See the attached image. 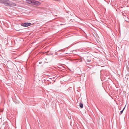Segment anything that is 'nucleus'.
Masks as SVG:
<instances>
[{
  "mask_svg": "<svg viewBox=\"0 0 129 129\" xmlns=\"http://www.w3.org/2000/svg\"><path fill=\"white\" fill-rule=\"evenodd\" d=\"M91 61V60L90 59H87V61L88 62H90Z\"/></svg>",
  "mask_w": 129,
  "mask_h": 129,
  "instance_id": "nucleus-8",
  "label": "nucleus"
},
{
  "mask_svg": "<svg viewBox=\"0 0 129 129\" xmlns=\"http://www.w3.org/2000/svg\"><path fill=\"white\" fill-rule=\"evenodd\" d=\"M40 3L38 1L33 0L32 4L35 5H40Z\"/></svg>",
  "mask_w": 129,
  "mask_h": 129,
  "instance_id": "nucleus-4",
  "label": "nucleus"
},
{
  "mask_svg": "<svg viewBox=\"0 0 129 129\" xmlns=\"http://www.w3.org/2000/svg\"><path fill=\"white\" fill-rule=\"evenodd\" d=\"M31 24V23H30L25 22L22 23L21 24V25L24 27H27L30 26Z\"/></svg>",
  "mask_w": 129,
  "mask_h": 129,
  "instance_id": "nucleus-3",
  "label": "nucleus"
},
{
  "mask_svg": "<svg viewBox=\"0 0 129 129\" xmlns=\"http://www.w3.org/2000/svg\"><path fill=\"white\" fill-rule=\"evenodd\" d=\"M8 0H0V3L4 4L5 6H8Z\"/></svg>",
  "mask_w": 129,
  "mask_h": 129,
  "instance_id": "nucleus-1",
  "label": "nucleus"
},
{
  "mask_svg": "<svg viewBox=\"0 0 129 129\" xmlns=\"http://www.w3.org/2000/svg\"><path fill=\"white\" fill-rule=\"evenodd\" d=\"M33 0H27L26 2L27 3L32 4Z\"/></svg>",
  "mask_w": 129,
  "mask_h": 129,
  "instance_id": "nucleus-5",
  "label": "nucleus"
},
{
  "mask_svg": "<svg viewBox=\"0 0 129 129\" xmlns=\"http://www.w3.org/2000/svg\"><path fill=\"white\" fill-rule=\"evenodd\" d=\"M8 6L13 7V6H16V4L13 3V2L9 0V2H8Z\"/></svg>",
  "mask_w": 129,
  "mask_h": 129,
  "instance_id": "nucleus-2",
  "label": "nucleus"
},
{
  "mask_svg": "<svg viewBox=\"0 0 129 129\" xmlns=\"http://www.w3.org/2000/svg\"><path fill=\"white\" fill-rule=\"evenodd\" d=\"M79 105L80 107L81 108H83V104L81 103H80Z\"/></svg>",
  "mask_w": 129,
  "mask_h": 129,
  "instance_id": "nucleus-6",
  "label": "nucleus"
},
{
  "mask_svg": "<svg viewBox=\"0 0 129 129\" xmlns=\"http://www.w3.org/2000/svg\"><path fill=\"white\" fill-rule=\"evenodd\" d=\"M125 107H124V108H123V109L120 112V114H122L123 112V111L124 110V109H125Z\"/></svg>",
  "mask_w": 129,
  "mask_h": 129,
  "instance_id": "nucleus-7",
  "label": "nucleus"
}]
</instances>
